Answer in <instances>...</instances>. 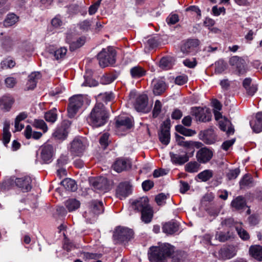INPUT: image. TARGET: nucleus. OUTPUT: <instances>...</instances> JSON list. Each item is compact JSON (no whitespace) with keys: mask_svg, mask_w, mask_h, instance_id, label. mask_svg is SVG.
<instances>
[{"mask_svg":"<svg viewBox=\"0 0 262 262\" xmlns=\"http://www.w3.org/2000/svg\"><path fill=\"white\" fill-rule=\"evenodd\" d=\"M67 42L70 45V50L72 51L83 46L85 42V39L83 37H79L75 40L70 41L67 38Z\"/></svg>","mask_w":262,"mask_h":262,"instance_id":"4c0bfd02","label":"nucleus"},{"mask_svg":"<svg viewBox=\"0 0 262 262\" xmlns=\"http://www.w3.org/2000/svg\"><path fill=\"white\" fill-rule=\"evenodd\" d=\"M166 199L167 196L164 193H161L156 195L155 201L158 205H163L166 203Z\"/></svg>","mask_w":262,"mask_h":262,"instance_id":"bf43d9fd","label":"nucleus"},{"mask_svg":"<svg viewBox=\"0 0 262 262\" xmlns=\"http://www.w3.org/2000/svg\"><path fill=\"white\" fill-rule=\"evenodd\" d=\"M130 162L127 159L120 158L117 159L113 165V169L118 172L126 170L130 168Z\"/></svg>","mask_w":262,"mask_h":262,"instance_id":"6ab92c4d","label":"nucleus"},{"mask_svg":"<svg viewBox=\"0 0 262 262\" xmlns=\"http://www.w3.org/2000/svg\"><path fill=\"white\" fill-rule=\"evenodd\" d=\"M232 237V234L230 232H227L226 233L220 232L217 238L219 240V241H220L221 242H225L226 241L230 239Z\"/></svg>","mask_w":262,"mask_h":262,"instance_id":"13d9d810","label":"nucleus"},{"mask_svg":"<svg viewBox=\"0 0 262 262\" xmlns=\"http://www.w3.org/2000/svg\"><path fill=\"white\" fill-rule=\"evenodd\" d=\"M68 134L67 129L65 126L62 125L56 128L53 134V136L56 139L63 140L67 138Z\"/></svg>","mask_w":262,"mask_h":262,"instance_id":"7c9ffc66","label":"nucleus"},{"mask_svg":"<svg viewBox=\"0 0 262 262\" xmlns=\"http://www.w3.org/2000/svg\"><path fill=\"white\" fill-rule=\"evenodd\" d=\"M154 186L153 181L150 180H147L143 181L142 183V187L144 191H147L151 189Z\"/></svg>","mask_w":262,"mask_h":262,"instance_id":"052dcab7","label":"nucleus"},{"mask_svg":"<svg viewBox=\"0 0 262 262\" xmlns=\"http://www.w3.org/2000/svg\"><path fill=\"white\" fill-rule=\"evenodd\" d=\"M245 89L248 95L252 96L257 91V85L252 84L247 86V88H245Z\"/></svg>","mask_w":262,"mask_h":262,"instance_id":"680f3d73","label":"nucleus"},{"mask_svg":"<svg viewBox=\"0 0 262 262\" xmlns=\"http://www.w3.org/2000/svg\"><path fill=\"white\" fill-rule=\"evenodd\" d=\"M161 107L162 103L160 101L156 100L152 111V116L154 118H156L161 113Z\"/></svg>","mask_w":262,"mask_h":262,"instance_id":"864d4df0","label":"nucleus"},{"mask_svg":"<svg viewBox=\"0 0 262 262\" xmlns=\"http://www.w3.org/2000/svg\"><path fill=\"white\" fill-rule=\"evenodd\" d=\"M131 192V186L127 182L120 183L116 191L117 196L121 200L126 198Z\"/></svg>","mask_w":262,"mask_h":262,"instance_id":"dca6fc26","label":"nucleus"},{"mask_svg":"<svg viewBox=\"0 0 262 262\" xmlns=\"http://www.w3.org/2000/svg\"><path fill=\"white\" fill-rule=\"evenodd\" d=\"M152 92L155 95L159 96L164 93L168 88L162 79H155L152 81Z\"/></svg>","mask_w":262,"mask_h":262,"instance_id":"a211bd4d","label":"nucleus"},{"mask_svg":"<svg viewBox=\"0 0 262 262\" xmlns=\"http://www.w3.org/2000/svg\"><path fill=\"white\" fill-rule=\"evenodd\" d=\"M229 62L238 75H243L246 72V63L243 58L233 56L230 58Z\"/></svg>","mask_w":262,"mask_h":262,"instance_id":"1a4fd4ad","label":"nucleus"},{"mask_svg":"<svg viewBox=\"0 0 262 262\" xmlns=\"http://www.w3.org/2000/svg\"><path fill=\"white\" fill-rule=\"evenodd\" d=\"M236 230L240 238L243 241H247L250 238L248 232L242 227H236Z\"/></svg>","mask_w":262,"mask_h":262,"instance_id":"8fccbe9b","label":"nucleus"},{"mask_svg":"<svg viewBox=\"0 0 262 262\" xmlns=\"http://www.w3.org/2000/svg\"><path fill=\"white\" fill-rule=\"evenodd\" d=\"M67 52L65 47H61L53 51L54 56L56 60L62 59L64 58Z\"/></svg>","mask_w":262,"mask_h":262,"instance_id":"49530a36","label":"nucleus"},{"mask_svg":"<svg viewBox=\"0 0 262 262\" xmlns=\"http://www.w3.org/2000/svg\"><path fill=\"white\" fill-rule=\"evenodd\" d=\"M104 180V179L102 180L101 179H95L92 180L91 183L92 184L93 186L94 187V188L95 190L103 189L104 186H103V181Z\"/></svg>","mask_w":262,"mask_h":262,"instance_id":"603ef678","label":"nucleus"},{"mask_svg":"<svg viewBox=\"0 0 262 262\" xmlns=\"http://www.w3.org/2000/svg\"><path fill=\"white\" fill-rule=\"evenodd\" d=\"M104 210L103 203L97 200H93L89 203V210L85 211L83 216L90 220L94 219L102 213Z\"/></svg>","mask_w":262,"mask_h":262,"instance_id":"39448f33","label":"nucleus"},{"mask_svg":"<svg viewBox=\"0 0 262 262\" xmlns=\"http://www.w3.org/2000/svg\"><path fill=\"white\" fill-rule=\"evenodd\" d=\"M240 170L238 168L229 170L226 176L228 180H231L236 179L239 174Z\"/></svg>","mask_w":262,"mask_h":262,"instance_id":"5fc2aeb1","label":"nucleus"},{"mask_svg":"<svg viewBox=\"0 0 262 262\" xmlns=\"http://www.w3.org/2000/svg\"><path fill=\"white\" fill-rule=\"evenodd\" d=\"M187 81V77L185 75L177 76L175 79V83L178 85H183Z\"/></svg>","mask_w":262,"mask_h":262,"instance_id":"774afa93","label":"nucleus"},{"mask_svg":"<svg viewBox=\"0 0 262 262\" xmlns=\"http://www.w3.org/2000/svg\"><path fill=\"white\" fill-rule=\"evenodd\" d=\"M15 65V62L9 59H6L3 60L1 63V68L3 69H7L8 68H12Z\"/></svg>","mask_w":262,"mask_h":262,"instance_id":"3c124183","label":"nucleus"},{"mask_svg":"<svg viewBox=\"0 0 262 262\" xmlns=\"http://www.w3.org/2000/svg\"><path fill=\"white\" fill-rule=\"evenodd\" d=\"M44 118L46 121L53 123L57 119V110L53 108L51 110L47 112L45 114Z\"/></svg>","mask_w":262,"mask_h":262,"instance_id":"58836bf2","label":"nucleus"},{"mask_svg":"<svg viewBox=\"0 0 262 262\" xmlns=\"http://www.w3.org/2000/svg\"><path fill=\"white\" fill-rule=\"evenodd\" d=\"M109 117V112L105 105L101 102H97L88 115L86 121L93 128H98L107 122Z\"/></svg>","mask_w":262,"mask_h":262,"instance_id":"f257e3e1","label":"nucleus"},{"mask_svg":"<svg viewBox=\"0 0 262 262\" xmlns=\"http://www.w3.org/2000/svg\"><path fill=\"white\" fill-rule=\"evenodd\" d=\"M83 104V97L81 95H77L71 97L69 99L68 107V116L73 118L77 114L79 110Z\"/></svg>","mask_w":262,"mask_h":262,"instance_id":"423d86ee","label":"nucleus"},{"mask_svg":"<svg viewBox=\"0 0 262 262\" xmlns=\"http://www.w3.org/2000/svg\"><path fill=\"white\" fill-rule=\"evenodd\" d=\"M179 224L173 220L165 223L162 227L163 232L166 234H173L178 231Z\"/></svg>","mask_w":262,"mask_h":262,"instance_id":"5701e85b","label":"nucleus"},{"mask_svg":"<svg viewBox=\"0 0 262 262\" xmlns=\"http://www.w3.org/2000/svg\"><path fill=\"white\" fill-rule=\"evenodd\" d=\"M170 120L168 118L165 120L161 128V132L159 134V138L160 142L165 145H167L170 141Z\"/></svg>","mask_w":262,"mask_h":262,"instance_id":"9d476101","label":"nucleus"},{"mask_svg":"<svg viewBox=\"0 0 262 262\" xmlns=\"http://www.w3.org/2000/svg\"><path fill=\"white\" fill-rule=\"evenodd\" d=\"M134 236L132 229L123 227H117L113 234L114 239L117 242H125L130 241Z\"/></svg>","mask_w":262,"mask_h":262,"instance_id":"0eeeda50","label":"nucleus"},{"mask_svg":"<svg viewBox=\"0 0 262 262\" xmlns=\"http://www.w3.org/2000/svg\"><path fill=\"white\" fill-rule=\"evenodd\" d=\"M213 156L212 150L207 147H204L196 152V158L199 163L206 164L210 161Z\"/></svg>","mask_w":262,"mask_h":262,"instance_id":"f8f14e48","label":"nucleus"},{"mask_svg":"<svg viewBox=\"0 0 262 262\" xmlns=\"http://www.w3.org/2000/svg\"><path fill=\"white\" fill-rule=\"evenodd\" d=\"M41 77V74L38 72L32 73L28 76V80L27 83V88L28 90H33L36 86L38 79Z\"/></svg>","mask_w":262,"mask_h":262,"instance_id":"393cba45","label":"nucleus"},{"mask_svg":"<svg viewBox=\"0 0 262 262\" xmlns=\"http://www.w3.org/2000/svg\"><path fill=\"white\" fill-rule=\"evenodd\" d=\"M146 71L140 66H135L130 70V74L133 78H139L145 75Z\"/></svg>","mask_w":262,"mask_h":262,"instance_id":"c9c22d12","label":"nucleus"},{"mask_svg":"<svg viewBox=\"0 0 262 262\" xmlns=\"http://www.w3.org/2000/svg\"><path fill=\"white\" fill-rule=\"evenodd\" d=\"M148 98L146 95L139 96L135 103V108L138 112H144L147 105Z\"/></svg>","mask_w":262,"mask_h":262,"instance_id":"b1692460","label":"nucleus"},{"mask_svg":"<svg viewBox=\"0 0 262 262\" xmlns=\"http://www.w3.org/2000/svg\"><path fill=\"white\" fill-rule=\"evenodd\" d=\"M91 26V23L89 20H84L79 24V28L84 31H88Z\"/></svg>","mask_w":262,"mask_h":262,"instance_id":"69168bd1","label":"nucleus"},{"mask_svg":"<svg viewBox=\"0 0 262 262\" xmlns=\"http://www.w3.org/2000/svg\"><path fill=\"white\" fill-rule=\"evenodd\" d=\"M174 247L168 243L150 247L148 258L151 262H167V258L174 252Z\"/></svg>","mask_w":262,"mask_h":262,"instance_id":"f03ea898","label":"nucleus"},{"mask_svg":"<svg viewBox=\"0 0 262 262\" xmlns=\"http://www.w3.org/2000/svg\"><path fill=\"white\" fill-rule=\"evenodd\" d=\"M219 254L223 259H228L234 257L236 252L233 247H228L221 249Z\"/></svg>","mask_w":262,"mask_h":262,"instance_id":"a878e982","label":"nucleus"},{"mask_svg":"<svg viewBox=\"0 0 262 262\" xmlns=\"http://www.w3.org/2000/svg\"><path fill=\"white\" fill-rule=\"evenodd\" d=\"M115 120L116 127L118 128L130 129L133 126L132 120L126 116H118Z\"/></svg>","mask_w":262,"mask_h":262,"instance_id":"aec40b11","label":"nucleus"},{"mask_svg":"<svg viewBox=\"0 0 262 262\" xmlns=\"http://www.w3.org/2000/svg\"><path fill=\"white\" fill-rule=\"evenodd\" d=\"M190 142L191 144H190L191 145H190V147H189L188 151L190 152V156L192 157L195 150L194 147H195L196 148H202V147L203 144L200 142H193L190 141Z\"/></svg>","mask_w":262,"mask_h":262,"instance_id":"6e6d98bb","label":"nucleus"},{"mask_svg":"<svg viewBox=\"0 0 262 262\" xmlns=\"http://www.w3.org/2000/svg\"><path fill=\"white\" fill-rule=\"evenodd\" d=\"M115 98V96L112 92H105L103 93H100L97 96V102L103 101L105 103L108 102L112 101Z\"/></svg>","mask_w":262,"mask_h":262,"instance_id":"72a5a7b5","label":"nucleus"},{"mask_svg":"<svg viewBox=\"0 0 262 262\" xmlns=\"http://www.w3.org/2000/svg\"><path fill=\"white\" fill-rule=\"evenodd\" d=\"M117 77L114 74H105L100 79V83L102 84H108L113 82Z\"/></svg>","mask_w":262,"mask_h":262,"instance_id":"a18cd8bd","label":"nucleus"},{"mask_svg":"<svg viewBox=\"0 0 262 262\" xmlns=\"http://www.w3.org/2000/svg\"><path fill=\"white\" fill-rule=\"evenodd\" d=\"M180 183V192L181 193H185L190 189V186L187 182L181 180Z\"/></svg>","mask_w":262,"mask_h":262,"instance_id":"338daca9","label":"nucleus"},{"mask_svg":"<svg viewBox=\"0 0 262 262\" xmlns=\"http://www.w3.org/2000/svg\"><path fill=\"white\" fill-rule=\"evenodd\" d=\"M84 78H85V81L82 84V85L88 86L91 87V86H97L98 84V83L97 81H96L95 80H94L92 78L85 77H84Z\"/></svg>","mask_w":262,"mask_h":262,"instance_id":"0e129e2a","label":"nucleus"},{"mask_svg":"<svg viewBox=\"0 0 262 262\" xmlns=\"http://www.w3.org/2000/svg\"><path fill=\"white\" fill-rule=\"evenodd\" d=\"M18 16L14 13H9L4 21V25L6 27L12 26L18 21Z\"/></svg>","mask_w":262,"mask_h":262,"instance_id":"ea45409f","label":"nucleus"},{"mask_svg":"<svg viewBox=\"0 0 262 262\" xmlns=\"http://www.w3.org/2000/svg\"><path fill=\"white\" fill-rule=\"evenodd\" d=\"M13 98L9 96H4L0 99V107L5 112H8L13 103Z\"/></svg>","mask_w":262,"mask_h":262,"instance_id":"bb28decb","label":"nucleus"},{"mask_svg":"<svg viewBox=\"0 0 262 262\" xmlns=\"http://www.w3.org/2000/svg\"><path fill=\"white\" fill-rule=\"evenodd\" d=\"M200 44V41L197 39H189L183 42L181 50L184 54L193 53Z\"/></svg>","mask_w":262,"mask_h":262,"instance_id":"2eb2a0df","label":"nucleus"},{"mask_svg":"<svg viewBox=\"0 0 262 262\" xmlns=\"http://www.w3.org/2000/svg\"><path fill=\"white\" fill-rule=\"evenodd\" d=\"M213 176L212 170L206 169L200 172L196 176L202 182H206L209 180Z\"/></svg>","mask_w":262,"mask_h":262,"instance_id":"79ce46f5","label":"nucleus"},{"mask_svg":"<svg viewBox=\"0 0 262 262\" xmlns=\"http://www.w3.org/2000/svg\"><path fill=\"white\" fill-rule=\"evenodd\" d=\"M15 185L23 192H28L32 189V179L29 176H25L15 179Z\"/></svg>","mask_w":262,"mask_h":262,"instance_id":"ddd939ff","label":"nucleus"},{"mask_svg":"<svg viewBox=\"0 0 262 262\" xmlns=\"http://www.w3.org/2000/svg\"><path fill=\"white\" fill-rule=\"evenodd\" d=\"M171 161L173 163L179 165H183L188 161L190 156V152L188 150L185 152L183 155L176 154L173 152H170Z\"/></svg>","mask_w":262,"mask_h":262,"instance_id":"412c9836","label":"nucleus"},{"mask_svg":"<svg viewBox=\"0 0 262 262\" xmlns=\"http://www.w3.org/2000/svg\"><path fill=\"white\" fill-rule=\"evenodd\" d=\"M179 16L178 14H170L166 18V21L168 25H174L179 21Z\"/></svg>","mask_w":262,"mask_h":262,"instance_id":"e2e57ef3","label":"nucleus"},{"mask_svg":"<svg viewBox=\"0 0 262 262\" xmlns=\"http://www.w3.org/2000/svg\"><path fill=\"white\" fill-rule=\"evenodd\" d=\"M176 141L179 145L185 147L187 150H188L189 147L191 144L190 141H185L183 137L178 135H176Z\"/></svg>","mask_w":262,"mask_h":262,"instance_id":"09e8293b","label":"nucleus"},{"mask_svg":"<svg viewBox=\"0 0 262 262\" xmlns=\"http://www.w3.org/2000/svg\"><path fill=\"white\" fill-rule=\"evenodd\" d=\"M172 58L170 57H162L159 63L160 67L164 70L170 69L172 67Z\"/></svg>","mask_w":262,"mask_h":262,"instance_id":"a19ab883","label":"nucleus"},{"mask_svg":"<svg viewBox=\"0 0 262 262\" xmlns=\"http://www.w3.org/2000/svg\"><path fill=\"white\" fill-rule=\"evenodd\" d=\"M200 139L206 144H212L217 141V136L214 130L212 129H208L200 134Z\"/></svg>","mask_w":262,"mask_h":262,"instance_id":"f3484780","label":"nucleus"},{"mask_svg":"<svg viewBox=\"0 0 262 262\" xmlns=\"http://www.w3.org/2000/svg\"><path fill=\"white\" fill-rule=\"evenodd\" d=\"M231 205L237 210L244 209L247 207L246 200L242 196H237L231 202Z\"/></svg>","mask_w":262,"mask_h":262,"instance_id":"c756f323","label":"nucleus"},{"mask_svg":"<svg viewBox=\"0 0 262 262\" xmlns=\"http://www.w3.org/2000/svg\"><path fill=\"white\" fill-rule=\"evenodd\" d=\"M176 130L181 134L185 136H192L196 133L194 130L186 128L181 125H177L176 126Z\"/></svg>","mask_w":262,"mask_h":262,"instance_id":"c03bdc74","label":"nucleus"},{"mask_svg":"<svg viewBox=\"0 0 262 262\" xmlns=\"http://www.w3.org/2000/svg\"><path fill=\"white\" fill-rule=\"evenodd\" d=\"M215 71L218 73H221L226 68V63L223 60H219L215 62Z\"/></svg>","mask_w":262,"mask_h":262,"instance_id":"4d7b16f0","label":"nucleus"},{"mask_svg":"<svg viewBox=\"0 0 262 262\" xmlns=\"http://www.w3.org/2000/svg\"><path fill=\"white\" fill-rule=\"evenodd\" d=\"M132 206L133 209L141 212V219L142 222L145 224L151 222L154 216V210L149 205L147 197H142L132 202Z\"/></svg>","mask_w":262,"mask_h":262,"instance_id":"7ed1b4c3","label":"nucleus"},{"mask_svg":"<svg viewBox=\"0 0 262 262\" xmlns=\"http://www.w3.org/2000/svg\"><path fill=\"white\" fill-rule=\"evenodd\" d=\"M201 165L197 161H191L187 163L185 166V170L189 173L197 172L200 168Z\"/></svg>","mask_w":262,"mask_h":262,"instance_id":"e433bc0d","label":"nucleus"},{"mask_svg":"<svg viewBox=\"0 0 262 262\" xmlns=\"http://www.w3.org/2000/svg\"><path fill=\"white\" fill-rule=\"evenodd\" d=\"M80 205V202L75 199H70L65 202V206L69 212L77 209Z\"/></svg>","mask_w":262,"mask_h":262,"instance_id":"f704fd0d","label":"nucleus"},{"mask_svg":"<svg viewBox=\"0 0 262 262\" xmlns=\"http://www.w3.org/2000/svg\"><path fill=\"white\" fill-rule=\"evenodd\" d=\"M191 113L195 117L197 121L201 122L209 121L211 119V113L210 110L207 108L192 107Z\"/></svg>","mask_w":262,"mask_h":262,"instance_id":"6e6552de","label":"nucleus"},{"mask_svg":"<svg viewBox=\"0 0 262 262\" xmlns=\"http://www.w3.org/2000/svg\"><path fill=\"white\" fill-rule=\"evenodd\" d=\"M250 124L254 132L258 133L262 131V112L255 114L254 118L250 121Z\"/></svg>","mask_w":262,"mask_h":262,"instance_id":"4be33fe9","label":"nucleus"},{"mask_svg":"<svg viewBox=\"0 0 262 262\" xmlns=\"http://www.w3.org/2000/svg\"><path fill=\"white\" fill-rule=\"evenodd\" d=\"M85 146L82 139L75 138L71 143L70 151L74 156H81L85 150Z\"/></svg>","mask_w":262,"mask_h":262,"instance_id":"4468645a","label":"nucleus"},{"mask_svg":"<svg viewBox=\"0 0 262 262\" xmlns=\"http://www.w3.org/2000/svg\"><path fill=\"white\" fill-rule=\"evenodd\" d=\"M10 126L9 122L5 121L4 122L2 140L5 146H7V144L9 143L11 137V133L9 131Z\"/></svg>","mask_w":262,"mask_h":262,"instance_id":"cd10ccee","label":"nucleus"},{"mask_svg":"<svg viewBox=\"0 0 262 262\" xmlns=\"http://www.w3.org/2000/svg\"><path fill=\"white\" fill-rule=\"evenodd\" d=\"M61 184L67 190L75 191L77 190L76 182L71 179H65L61 182Z\"/></svg>","mask_w":262,"mask_h":262,"instance_id":"473e14b6","label":"nucleus"},{"mask_svg":"<svg viewBox=\"0 0 262 262\" xmlns=\"http://www.w3.org/2000/svg\"><path fill=\"white\" fill-rule=\"evenodd\" d=\"M249 253L252 257L259 261L262 260V246L252 245L249 248Z\"/></svg>","mask_w":262,"mask_h":262,"instance_id":"c85d7f7f","label":"nucleus"},{"mask_svg":"<svg viewBox=\"0 0 262 262\" xmlns=\"http://www.w3.org/2000/svg\"><path fill=\"white\" fill-rule=\"evenodd\" d=\"M3 48L6 51H9L12 49L13 42L10 37H5L2 43Z\"/></svg>","mask_w":262,"mask_h":262,"instance_id":"de8ad7c7","label":"nucleus"},{"mask_svg":"<svg viewBox=\"0 0 262 262\" xmlns=\"http://www.w3.org/2000/svg\"><path fill=\"white\" fill-rule=\"evenodd\" d=\"M253 185V178L249 174H245L239 181L241 189L250 187Z\"/></svg>","mask_w":262,"mask_h":262,"instance_id":"2f4dec72","label":"nucleus"},{"mask_svg":"<svg viewBox=\"0 0 262 262\" xmlns=\"http://www.w3.org/2000/svg\"><path fill=\"white\" fill-rule=\"evenodd\" d=\"M32 125L37 129L42 130L44 134L48 130L47 124L42 119H35L33 122Z\"/></svg>","mask_w":262,"mask_h":262,"instance_id":"37998d69","label":"nucleus"},{"mask_svg":"<svg viewBox=\"0 0 262 262\" xmlns=\"http://www.w3.org/2000/svg\"><path fill=\"white\" fill-rule=\"evenodd\" d=\"M116 50L112 47L103 49L97 55L99 65L102 68L114 64L116 62Z\"/></svg>","mask_w":262,"mask_h":262,"instance_id":"20e7f679","label":"nucleus"},{"mask_svg":"<svg viewBox=\"0 0 262 262\" xmlns=\"http://www.w3.org/2000/svg\"><path fill=\"white\" fill-rule=\"evenodd\" d=\"M40 158L43 163H49L52 161V157L54 155V148L52 145L48 144H45L39 148Z\"/></svg>","mask_w":262,"mask_h":262,"instance_id":"9b49d317","label":"nucleus"}]
</instances>
